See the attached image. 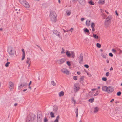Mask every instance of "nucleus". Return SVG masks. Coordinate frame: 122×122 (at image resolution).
Listing matches in <instances>:
<instances>
[{
	"instance_id": "nucleus-1",
	"label": "nucleus",
	"mask_w": 122,
	"mask_h": 122,
	"mask_svg": "<svg viewBox=\"0 0 122 122\" xmlns=\"http://www.w3.org/2000/svg\"><path fill=\"white\" fill-rule=\"evenodd\" d=\"M50 20L53 22H55L57 19V16L55 12L51 11L49 15Z\"/></svg>"
},
{
	"instance_id": "nucleus-2",
	"label": "nucleus",
	"mask_w": 122,
	"mask_h": 122,
	"mask_svg": "<svg viewBox=\"0 0 122 122\" xmlns=\"http://www.w3.org/2000/svg\"><path fill=\"white\" fill-rule=\"evenodd\" d=\"M8 52L10 56H13L16 53L15 48L11 46L8 47Z\"/></svg>"
},
{
	"instance_id": "nucleus-3",
	"label": "nucleus",
	"mask_w": 122,
	"mask_h": 122,
	"mask_svg": "<svg viewBox=\"0 0 122 122\" xmlns=\"http://www.w3.org/2000/svg\"><path fill=\"white\" fill-rule=\"evenodd\" d=\"M36 118V116L34 114L30 113L28 116L26 122H31Z\"/></svg>"
},
{
	"instance_id": "nucleus-4",
	"label": "nucleus",
	"mask_w": 122,
	"mask_h": 122,
	"mask_svg": "<svg viewBox=\"0 0 122 122\" xmlns=\"http://www.w3.org/2000/svg\"><path fill=\"white\" fill-rule=\"evenodd\" d=\"M19 1L23 6L26 8H29L30 5L25 0H19Z\"/></svg>"
},
{
	"instance_id": "nucleus-5",
	"label": "nucleus",
	"mask_w": 122,
	"mask_h": 122,
	"mask_svg": "<svg viewBox=\"0 0 122 122\" xmlns=\"http://www.w3.org/2000/svg\"><path fill=\"white\" fill-rule=\"evenodd\" d=\"M114 88L112 86L107 87V92L108 93H111L114 91Z\"/></svg>"
},
{
	"instance_id": "nucleus-6",
	"label": "nucleus",
	"mask_w": 122,
	"mask_h": 122,
	"mask_svg": "<svg viewBox=\"0 0 122 122\" xmlns=\"http://www.w3.org/2000/svg\"><path fill=\"white\" fill-rule=\"evenodd\" d=\"M61 71L64 74H66L67 75H69V71L66 68H63L61 70Z\"/></svg>"
},
{
	"instance_id": "nucleus-7",
	"label": "nucleus",
	"mask_w": 122,
	"mask_h": 122,
	"mask_svg": "<svg viewBox=\"0 0 122 122\" xmlns=\"http://www.w3.org/2000/svg\"><path fill=\"white\" fill-rule=\"evenodd\" d=\"M10 89L11 91H12L14 87V84L12 82H9Z\"/></svg>"
},
{
	"instance_id": "nucleus-8",
	"label": "nucleus",
	"mask_w": 122,
	"mask_h": 122,
	"mask_svg": "<svg viewBox=\"0 0 122 122\" xmlns=\"http://www.w3.org/2000/svg\"><path fill=\"white\" fill-rule=\"evenodd\" d=\"M42 116L41 114H38L37 115V122H41L42 121Z\"/></svg>"
},
{
	"instance_id": "nucleus-9",
	"label": "nucleus",
	"mask_w": 122,
	"mask_h": 122,
	"mask_svg": "<svg viewBox=\"0 0 122 122\" xmlns=\"http://www.w3.org/2000/svg\"><path fill=\"white\" fill-rule=\"evenodd\" d=\"M66 59L65 58H62L57 61L58 64L60 65L66 61Z\"/></svg>"
},
{
	"instance_id": "nucleus-10",
	"label": "nucleus",
	"mask_w": 122,
	"mask_h": 122,
	"mask_svg": "<svg viewBox=\"0 0 122 122\" xmlns=\"http://www.w3.org/2000/svg\"><path fill=\"white\" fill-rule=\"evenodd\" d=\"M53 111L55 113H57V112L58 107L57 106L55 105L53 107Z\"/></svg>"
},
{
	"instance_id": "nucleus-11",
	"label": "nucleus",
	"mask_w": 122,
	"mask_h": 122,
	"mask_svg": "<svg viewBox=\"0 0 122 122\" xmlns=\"http://www.w3.org/2000/svg\"><path fill=\"white\" fill-rule=\"evenodd\" d=\"M80 88L76 86V84H75L74 85V91L76 92H77L79 90Z\"/></svg>"
},
{
	"instance_id": "nucleus-12",
	"label": "nucleus",
	"mask_w": 122,
	"mask_h": 122,
	"mask_svg": "<svg viewBox=\"0 0 122 122\" xmlns=\"http://www.w3.org/2000/svg\"><path fill=\"white\" fill-rule=\"evenodd\" d=\"M80 4L81 5H84L86 4V2L84 0H79Z\"/></svg>"
},
{
	"instance_id": "nucleus-13",
	"label": "nucleus",
	"mask_w": 122,
	"mask_h": 122,
	"mask_svg": "<svg viewBox=\"0 0 122 122\" xmlns=\"http://www.w3.org/2000/svg\"><path fill=\"white\" fill-rule=\"evenodd\" d=\"M83 54L82 53H81L80 55L79 59L80 60V61H79V63H80L81 62H82L83 61Z\"/></svg>"
},
{
	"instance_id": "nucleus-14",
	"label": "nucleus",
	"mask_w": 122,
	"mask_h": 122,
	"mask_svg": "<svg viewBox=\"0 0 122 122\" xmlns=\"http://www.w3.org/2000/svg\"><path fill=\"white\" fill-rule=\"evenodd\" d=\"M53 33L54 34L60 38V33L58 31L56 30H54L53 31Z\"/></svg>"
},
{
	"instance_id": "nucleus-15",
	"label": "nucleus",
	"mask_w": 122,
	"mask_h": 122,
	"mask_svg": "<svg viewBox=\"0 0 122 122\" xmlns=\"http://www.w3.org/2000/svg\"><path fill=\"white\" fill-rule=\"evenodd\" d=\"M107 87L105 86H104L102 87V90L105 92H107Z\"/></svg>"
},
{
	"instance_id": "nucleus-16",
	"label": "nucleus",
	"mask_w": 122,
	"mask_h": 122,
	"mask_svg": "<svg viewBox=\"0 0 122 122\" xmlns=\"http://www.w3.org/2000/svg\"><path fill=\"white\" fill-rule=\"evenodd\" d=\"M105 3V0H100L98 1V3L100 5H102L104 4Z\"/></svg>"
},
{
	"instance_id": "nucleus-17",
	"label": "nucleus",
	"mask_w": 122,
	"mask_h": 122,
	"mask_svg": "<svg viewBox=\"0 0 122 122\" xmlns=\"http://www.w3.org/2000/svg\"><path fill=\"white\" fill-rule=\"evenodd\" d=\"M90 21L88 20L86 21V25L88 26H90Z\"/></svg>"
},
{
	"instance_id": "nucleus-18",
	"label": "nucleus",
	"mask_w": 122,
	"mask_h": 122,
	"mask_svg": "<svg viewBox=\"0 0 122 122\" xmlns=\"http://www.w3.org/2000/svg\"><path fill=\"white\" fill-rule=\"evenodd\" d=\"M84 80V76H82V77L80 79V81L81 83H83Z\"/></svg>"
},
{
	"instance_id": "nucleus-19",
	"label": "nucleus",
	"mask_w": 122,
	"mask_h": 122,
	"mask_svg": "<svg viewBox=\"0 0 122 122\" xmlns=\"http://www.w3.org/2000/svg\"><path fill=\"white\" fill-rule=\"evenodd\" d=\"M110 22H109L105 21V25L106 27H107L108 25L110 24Z\"/></svg>"
},
{
	"instance_id": "nucleus-20",
	"label": "nucleus",
	"mask_w": 122,
	"mask_h": 122,
	"mask_svg": "<svg viewBox=\"0 0 122 122\" xmlns=\"http://www.w3.org/2000/svg\"><path fill=\"white\" fill-rule=\"evenodd\" d=\"M71 11L69 10H67L66 11V13L68 16H69L70 15Z\"/></svg>"
},
{
	"instance_id": "nucleus-21",
	"label": "nucleus",
	"mask_w": 122,
	"mask_h": 122,
	"mask_svg": "<svg viewBox=\"0 0 122 122\" xmlns=\"http://www.w3.org/2000/svg\"><path fill=\"white\" fill-rule=\"evenodd\" d=\"M64 95V92L63 91L60 92L59 94V97L63 96Z\"/></svg>"
},
{
	"instance_id": "nucleus-22",
	"label": "nucleus",
	"mask_w": 122,
	"mask_h": 122,
	"mask_svg": "<svg viewBox=\"0 0 122 122\" xmlns=\"http://www.w3.org/2000/svg\"><path fill=\"white\" fill-rule=\"evenodd\" d=\"M71 56L72 58H74L75 56L74 52L73 51L71 52Z\"/></svg>"
},
{
	"instance_id": "nucleus-23",
	"label": "nucleus",
	"mask_w": 122,
	"mask_h": 122,
	"mask_svg": "<svg viewBox=\"0 0 122 122\" xmlns=\"http://www.w3.org/2000/svg\"><path fill=\"white\" fill-rule=\"evenodd\" d=\"M59 118V115H58L56 117V119L55 120L54 122H58V120Z\"/></svg>"
},
{
	"instance_id": "nucleus-24",
	"label": "nucleus",
	"mask_w": 122,
	"mask_h": 122,
	"mask_svg": "<svg viewBox=\"0 0 122 122\" xmlns=\"http://www.w3.org/2000/svg\"><path fill=\"white\" fill-rule=\"evenodd\" d=\"M99 110L98 108L97 107H96L94 108V112L95 113L97 112Z\"/></svg>"
},
{
	"instance_id": "nucleus-25",
	"label": "nucleus",
	"mask_w": 122,
	"mask_h": 122,
	"mask_svg": "<svg viewBox=\"0 0 122 122\" xmlns=\"http://www.w3.org/2000/svg\"><path fill=\"white\" fill-rule=\"evenodd\" d=\"M26 63L27 64L31 63V61L30 58L28 57L27 58Z\"/></svg>"
},
{
	"instance_id": "nucleus-26",
	"label": "nucleus",
	"mask_w": 122,
	"mask_h": 122,
	"mask_svg": "<svg viewBox=\"0 0 122 122\" xmlns=\"http://www.w3.org/2000/svg\"><path fill=\"white\" fill-rule=\"evenodd\" d=\"M89 101L91 103H92L94 102V98L93 97L91 98L89 100Z\"/></svg>"
},
{
	"instance_id": "nucleus-27",
	"label": "nucleus",
	"mask_w": 122,
	"mask_h": 122,
	"mask_svg": "<svg viewBox=\"0 0 122 122\" xmlns=\"http://www.w3.org/2000/svg\"><path fill=\"white\" fill-rule=\"evenodd\" d=\"M84 30L85 33H88L89 32V30L87 28H84Z\"/></svg>"
},
{
	"instance_id": "nucleus-28",
	"label": "nucleus",
	"mask_w": 122,
	"mask_h": 122,
	"mask_svg": "<svg viewBox=\"0 0 122 122\" xmlns=\"http://www.w3.org/2000/svg\"><path fill=\"white\" fill-rule=\"evenodd\" d=\"M71 53H70L69 51H67L66 52V54L67 56L69 57L71 56Z\"/></svg>"
},
{
	"instance_id": "nucleus-29",
	"label": "nucleus",
	"mask_w": 122,
	"mask_h": 122,
	"mask_svg": "<svg viewBox=\"0 0 122 122\" xmlns=\"http://www.w3.org/2000/svg\"><path fill=\"white\" fill-rule=\"evenodd\" d=\"M50 115L51 117L54 118L55 117L54 113L53 112H50Z\"/></svg>"
},
{
	"instance_id": "nucleus-30",
	"label": "nucleus",
	"mask_w": 122,
	"mask_h": 122,
	"mask_svg": "<svg viewBox=\"0 0 122 122\" xmlns=\"http://www.w3.org/2000/svg\"><path fill=\"white\" fill-rule=\"evenodd\" d=\"M93 37L95 39H97L98 38V36L97 35L95 34H93Z\"/></svg>"
},
{
	"instance_id": "nucleus-31",
	"label": "nucleus",
	"mask_w": 122,
	"mask_h": 122,
	"mask_svg": "<svg viewBox=\"0 0 122 122\" xmlns=\"http://www.w3.org/2000/svg\"><path fill=\"white\" fill-rule=\"evenodd\" d=\"M51 83L54 86H56V84L53 81H51Z\"/></svg>"
},
{
	"instance_id": "nucleus-32",
	"label": "nucleus",
	"mask_w": 122,
	"mask_h": 122,
	"mask_svg": "<svg viewBox=\"0 0 122 122\" xmlns=\"http://www.w3.org/2000/svg\"><path fill=\"white\" fill-rule=\"evenodd\" d=\"M23 86V85L22 84H21L19 86L18 89H20L22 88L23 87H24Z\"/></svg>"
},
{
	"instance_id": "nucleus-33",
	"label": "nucleus",
	"mask_w": 122,
	"mask_h": 122,
	"mask_svg": "<svg viewBox=\"0 0 122 122\" xmlns=\"http://www.w3.org/2000/svg\"><path fill=\"white\" fill-rule=\"evenodd\" d=\"M89 3L91 5H93L94 4V2H93L92 0H91L89 2Z\"/></svg>"
},
{
	"instance_id": "nucleus-34",
	"label": "nucleus",
	"mask_w": 122,
	"mask_h": 122,
	"mask_svg": "<svg viewBox=\"0 0 122 122\" xmlns=\"http://www.w3.org/2000/svg\"><path fill=\"white\" fill-rule=\"evenodd\" d=\"M101 56L102 57L104 58H106V56L105 55H104V54H103V53L101 54Z\"/></svg>"
},
{
	"instance_id": "nucleus-35",
	"label": "nucleus",
	"mask_w": 122,
	"mask_h": 122,
	"mask_svg": "<svg viewBox=\"0 0 122 122\" xmlns=\"http://www.w3.org/2000/svg\"><path fill=\"white\" fill-rule=\"evenodd\" d=\"M97 46L99 48H100L101 47V45L100 44L97 43L96 44Z\"/></svg>"
},
{
	"instance_id": "nucleus-36",
	"label": "nucleus",
	"mask_w": 122,
	"mask_h": 122,
	"mask_svg": "<svg viewBox=\"0 0 122 122\" xmlns=\"http://www.w3.org/2000/svg\"><path fill=\"white\" fill-rule=\"evenodd\" d=\"M112 19V16H109L106 18V20L109 19L110 20Z\"/></svg>"
},
{
	"instance_id": "nucleus-37",
	"label": "nucleus",
	"mask_w": 122,
	"mask_h": 122,
	"mask_svg": "<svg viewBox=\"0 0 122 122\" xmlns=\"http://www.w3.org/2000/svg\"><path fill=\"white\" fill-rule=\"evenodd\" d=\"M10 63L9 62H7L5 64V66L6 67H7L9 66V65L10 64Z\"/></svg>"
},
{
	"instance_id": "nucleus-38",
	"label": "nucleus",
	"mask_w": 122,
	"mask_h": 122,
	"mask_svg": "<svg viewBox=\"0 0 122 122\" xmlns=\"http://www.w3.org/2000/svg\"><path fill=\"white\" fill-rule=\"evenodd\" d=\"M99 93V92L98 91H97L94 94V95L95 96L97 95Z\"/></svg>"
},
{
	"instance_id": "nucleus-39",
	"label": "nucleus",
	"mask_w": 122,
	"mask_h": 122,
	"mask_svg": "<svg viewBox=\"0 0 122 122\" xmlns=\"http://www.w3.org/2000/svg\"><path fill=\"white\" fill-rule=\"evenodd\" d=\"M95 26V23H93L92 22V23L91 25V27H94Z\"/></svg>"
},
{
	"instance_id": "nucleus-40",
	"label": "nucleus",
	"mask_w": 122,
	"mask_h": 122,
	"mask_svg": "<svg viewBox=\"0 0 122 122\" xmlns=\"http://www.w3.org/2000/svg\"><path fill=\"white\" fill-rule=\"evenodd\" d=\"M25 54H22V58L21 59L22 60H23L25 58Z\"/></svg>"
},
{
	"instance_id": "nucleus-41",
	"label": "nucleus",
	"mask_w": 122,
	"mask_h": 122,
	"mask_svg": "<svg viewBox=\"0 0 122 122\" xmlns=\"http://www.w3.org/2000/svg\"><path fill=\"white\" fill-rule=\"evenodd\" d=\"M65 50L63 49V48H62V50L61 52V54H63L64 53H65V52H64Z\"/></svg>"
},
{
	"instance_id": "nucleus-42",
	"label": "nucleus",
	"mask_w": 122,
	"mask_h": 122,
	"mask_svg": "<svg viewBox=\"0 0 122 122\" xmlns=\"http://www.w3.org/2000/svg\"><path fill=\"white\" fill-rule=\"evenodd\" d=\"M121 92H118L117 93V95L118 96H120L121 94Z\"/></svg>"
},
{
	"instance_id": "nucleus-43",
	"label": "nucleus",
	"mask_w": 122,
	"mask_h": 122,
	"mask_svg": "<svg viewBox=\"0 0 122 122\" xmlns=\"http://www.w3.org/2000/svg\"><path fill=\"white\" fill-rule=\"evenodd\" d=\"M77 76H73V78L74 80H77Z\"/></svg>"
},
{
	"instance_id": "nucleus-44",
	"label": "nucleus",
	"mask_w": 122,
	"mask_h": 122,
	"mask_svg": "<svg viewBox=\"0 0 122 122\" xmlns=\"http://www.w3.org/2000/svg\"><path fill=\"white\" fill-rule=\"evenodd\" d=\"M66 63L68 66H71L70 63L69 61H67Z\"/></svg>"
},
{
	"instance_id": "nucleus-45",
	"label": "nucleus",
	"mask_w": 122,
	"mask_h": 122,
	"mask_svg": "<svg viewBox=\"0 0 122 122\" xmlns=\"http://www.w3.org/2000/svg\"><path fill=\"white\" fill-rule=\"evenodd\" d=\"M24 86H26L27 85V83H24L22 84Z\"/></svg>"
},
{
	"instance_id": "nucleus-46",
	"label": "nucleus",
	"mask_w": 122,
	"mask_h": 122,
	"mask_svg": "<svg viewBox=\"0 0 122 122\" xmlns=\"http://www.w3.org/2000/svg\"><path fill=\"white\" fill-rule=\"evenodd\" d=\"M102 80L104 81H106L107 80V78L106 77H103L102 78Z\"/></svg>"
},
{
	"instance_id": "nucleus-47",
	"label": "nucleus",
	"mask_w": 122,
	"mask_h": 122,
	"mask_svg": "<svg viewBox=\"0 0 122 122\" xmlns=\"http://www.w3.org/2000/svg\"><path fill=\"white\" fill-rule=\"evenodd\" d=\"M112 52H113L114 53H115L116 52V50L115 49H112Z\"/></svg>"
},
{
	"instance_id": "nucleus-48",
	"label": "nucleus",
	"mask_w": 122,
	"mask_h": 122,
	"mask_svg": "<svg viewBox=\"0 0 122 122\" xmlns=\"http://www.w3.org/2000/svg\"><path fill=\"white\" fill-rule=\"evenodd\" d=\"M73 28H71L70 30H69L68 31H71V32H73ZM68 31H67V32Z\"/></svg>"
},
{
	"instance_id": "nucleus-49",
	"label": "nucleus",
	"mask_w": 122,
	"mask_h": 122,
	"mask_svg": "<svg viewBox=\"0 0 122 122\" xmlns=\"http://www.w3.org/2000/svg\"><path fill=\"white\" fill-rule=\"evenodd\" d=\"M84 66L87 68H88L89 67V66L87 64H85L84 65Z\"/></svg>"
},
{
	"instance_id": "nucleus-50",
	"label": "nucleus",
	"mask_w": 122,
	"mask_h": 122,
	"mask_svg": "<svg viewBox=\"0 0 122 122\" xmlns=\"http://www.w3.org/2000/svg\"><path fill=\"white\" fill-rule=\"evenodd\" d=\"M109 55L111 57H112L113 56V55L111 53H109Z\"/></svg>"
},
{
	"instance_id": "nucleus-51",
	"label": "nucleus",
	"mask_w": 122,
	"mask_h": 122,
	"mask_svg": "<svg viewBox=\"0 0 122 122\" xmlns=\"http://www.w3.org/2000/svg\"><path fill=\"white\" fill-rule=\"evenodd\" d=\"M109 74V73L108 72L106 73V75L107 77H108Z\"/></svg>"
},
{
	"instance_id": "nucleus-52",
	"label": "nucleus",
	"mask_w": 122,
	"mask_h": 122,
	"mask_svg": "<svg viewBox=\"0 0 122 122\" xmlns=\"http://www.w3.org/2000/svg\"><path fill=\"white\" fill-rule=\"evenodd\" d=\"M22 51L23 52V54H25V51H24V49H22Z\"/></svg>"
},
{
	"instance_id": "nucleus-53",
	"label": "nucleus",
	"mask_w": 122,
	"mask_h": 122,
	"mask_svg": "<svg viewBox=\"0 0 122 122\" xmlns=\"http://www.w3.org/2000/svg\"><path fill=\"white\" fill-rule=\"evenodd\" d=\"M75 113L76 114H78V108L77 109H76V110L75 111Z\"/></svg>"
},
{
	"instance_id": "nucleus-54",
	"label": "nucleus",
	"mask_w": 122,
	"mask_h": 122,
	"mask_svg": "<svg viewBox=\"0 0 122 122\" xmlns=\"http://www.w3.org/2000/svg\"><path fill=\"white\" fill-rule=\"evenodd\" d=\"M47 118H45L44 119V122H46L47 121Z\"/></svg>"
},
{
	"instance_id": "nucleus-55",
	"label": "nucleus",
	"mask_w": 122,
	"mask_h": 122,
	"mask_svg": "<svg viewBox=\"0 0 122 122\" xmlns=\"http://www.w3.org/2000/svg\"><path fill=\"white\" fill-rule=\"evenodd\" d=\"M92 31L94 32L95 31V29L94 27H92Z\"/></svg>"
},
{
	"instance_id": "nucleus-56",
	"label": "nucleus",
	"mask_w": 122,
	"mask_h": 122,
	"mask_svg": "<svg viewBox=\"0 0 122 122\" xmlns=\"http://www.w3.org/2000/svg\"><path fill=\"white\" fill-rule=\"evenodd\" d=\"M105 21L109 22H110V20L109 19H107V20H106Z\"/></svg>"
},
{
	"instance_id": "nucleus-57",
	"label": "nucleus",
	"mask_w": 122,
	"mask_h": 122,
	"mask_svg": "<svg viewBox=\"0 0 122 122\" xmlns=\"http://www.w3.org/2000/svg\"><path fill=\"white\" fill-rule=\"evenodd\" d=\"M84 18H81V20L82 21H84Z\"/></svg>"
},
{
	"instance_id": "nucleus-58",
	"label": "nucleus",
	"mask_w": 122,
	"mask_h": 122,
	"mask_svg": "<svg viewBox=\"0 0 122 122\" xmlns=\"http://www.w3.org/2000/svg\"><path fill=\"white\" fill-rule=\"evenodd\" d=\"M120 102L118 101H116L115 102V103L117 104V103H119Z\"/></svg>"
},
{
	"instance_id": "nucleus-59",
	"label": "nucleus",
	"mask_w": 122,
	"mask_h": 122,
	"mask_svg": "<svg viewBox=\"0 0 122 122\" xmlns=\"http://www.w3.org/2000/svg\"><path fill=\"white\" fill-rule=\"evenodd\" d=\"M77 73L78 75H80L81 74V73L79 71H78L77 72Z\"/></svg>"
},
{
	"instance_id": "nucleus-60",
	"label": "nucleus",
	"mask_w": 122,
	"mask_h": 122,
	"mask_svg": "<svg viewBox=\"0 0 122 122\" xmlns=\"http://www.w3.org/2000/svg\"><path fill=\"white\" fill-rule=\"evenodd\" d=\"M114 99H112L111 100V101H110V102H112L113 101H114Z\"/></svg>"
},
{
	"instance_id": "nucleus-61",
	"label": "nucleus",
	"mask_w": 122,
	"mask_h": 122,
	"mask_svg": "<svg viewBox=\"0 0 122 122\" xmlns=\"http://www.w3.org/2000/svg\"><path fill=\"white\" fill-rule=\"evenodd\" d=\"M106 62H107V63H109V60L108 59H107V60H106Z\"/></svg>"
},
{
	"instance_id": "nucleus-62",
	"label": "nucleus",
	"mask_w": 122,
	"mask_h": 122,
	"mask_svg": "<svg viewBox=\"0 0 122 122\" xmlns=\"http://www.w3.org/2000/svg\"><path fill=\"white\" fill-rule=\"evenodd\" d=\"M113 69L112 67H111V68L110 69V71H111Z\"/></svg>"
},
{
	"instance_id": "nucleus-63",
	"label": "nucleus",
	"mask_w": 122,
	"mask_h": 122,
	"mask_svg": "<svg viewBox=\"0 0 122 122\" xmlns=\"http://www.w3.org/2000/svg\"><path fill=\"white\" fill-rule=\"evenodd\" d=\"M32 82L31 81H30L28 85H30L31 83Z\"/></svg>"
},
{
	"instance_id": "nucleus-64",
	"label": "nucleus",
	"mask_w": 122,
	"mask_h": 122,
	"mask_svg": "<svg viewBox=\"0 0 122 122\" xmlns=\"http://www.w3.org/2000/svg\"><path fill=\"white\" fill-rule=\"evenodd\" d=\"M27 90L26 89H25L23 90V91L24 92L25 91Z\"/></svg>"
}]
</instances>
